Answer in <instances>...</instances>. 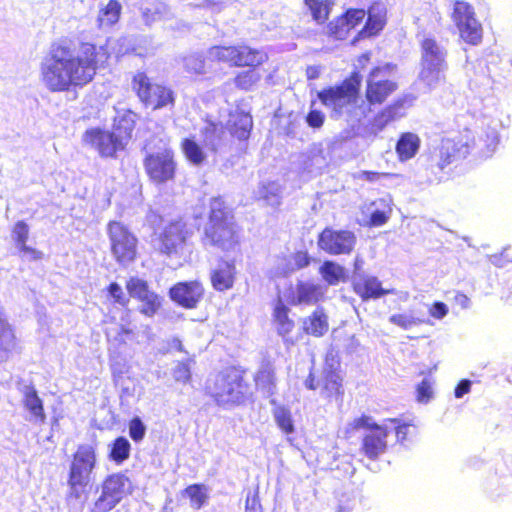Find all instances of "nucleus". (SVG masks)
Wrapping results in <instances>:
<instances>
[{"label":"nucleus","instance_id":"nucleus-24","mask_svg":"<svg viewBox=\"0 0 512 512\" xmlns=\"http://www.w3.org/2000/svg\"><path fill=\"white\" fill-rule=\"evenodd\" d=\"M421 140L419 136L412 132H406L400 135L395 151L400 162H406L414 158L420 149Z\"/></svg>","mask_w":512,"mask_h":512},{"label":"nucleus","instance_id":"nucleus-8","mask_svg":"<svg viewBox=\"0 0 512 512\" xmlns=\"http://www.w3.org/2000/svg\"><path fill=\"white\" fill-rule=\"evenodd\" d=\"M130 493H132V484L128 477L120 473L109 475L101 485V491L94 503L93 511H111Z\"/></svg>","mask_w":512,"mask_h":512},{"label":"nucleus","instance_id":"nucleus-49","mask_svg":"<svg viewBox=\"0 0 512 512\" xmlns=\"http://www.w3.org/2000/svg\"><path fill=\"white\" fill-rule=\"evenodd\" d=\"M108 294L113 301L121 306H126L129 303V298L124 293L122 287L117 283H111L108 287Z\"/></svg>","mask_w":512,"mask_h":512},{"label":"nucleus","instance_id":"nucleus-58","mask_svg":"<svg viewBox=\"0 0 512 512\" xmlns=\"http://www.w3.org/2000/svg\"><path fill=\"white\" fill-rule=\"evenodd\" d=\"M390 176L388 173H378V172H372V171H362L359 173V178L363 180H367L370 182H374L379 180L381 177Z\"/></svg>","mask_w":512,"mask_h":512},{"label":"nucleus","instance_id":"nucleus-51","mask_svg":"<svg viewBox=\"0 0 512 512\" xmlns=\"http://www.w3.org/2000/svg\"><path fill=\"white\" fill-rule=\"evenodd\" d=\"M185 66L188 71L196 74H202L205 72V62L197 56H190L186 58Z\"/></svg>","mask_w":512,"mask_h":512},{"label":"nucleus","instance_id":"nucleus-1","mask_svg":"<svg viewBox=\"0 0 512 512\" xmlns=\"http://www.w3.org/2000/svg\"><path fill=\"white\" fill-rule=\"evenodd\" d=\"M107 58L102 47L90 43L75 52L64 44L53 45L40 67L41 81L51 92H65L91 82L98 64Z\"/></svg>","mask_w":512,"mask_h":512},{"label":"nucleus","instance_id":"nucleus-2","mask_svg":"<svg viewBox=\"0 0 512 512\" xmlns=\"http://www.w3.org/2000/svg\"><path fill=\"white\" fill-rule=\"evenodd\" d=\"M359 79L355 75L341 85L324 89L318 93L320 101L332 110L333 116L346 115L352 119H360L366 115V108L358 107Z\"/></svg>","mask_w":512,"mask_h":512},{"label":"nucleus","instance_id":"nucleus-50","mask_svg":"<svg viewBox=\"0 0 512 512\" xmlns=\"http://www.w3.org/2000/svg\"><path fill=\"white\" fill-rule=\"evenodd\" d=\"M365 15L366 13L363 9H353L347 11L344 16L345 19H347V25L349 26L350 30L356 27L365 18Z\"/></svg>","mask_w":512,"mask_h":512},{"label":"nucleus","instance_id":"nucleus-13","mask_svg":"<svg viewBox=\"0 0 512 512\" xmlns=\"http://www.w3.org/2000/svg\"><path fill=\"white\" fill-rule=\"evenodd\" d=\"M145 169L150 179L158 184L168 182L175 176L176 162L169 148L149 154L145 159Z\"/></svg>","mask_w":512,"mask_h":512},{"label":"nucleus","instance_id":"nucleus-38","mask_svg":"<svg viewBox=\"0 0 512 512\" xmlns=\"http://www.w3.org/2000/svg\"><path fill=\"white\" fill-rule=\"evenodd\" d=\"M304 4L312 19L318 24L326 22L333 7L331 0H304Z\"/></svg>","mask_w":512,"mask_h":512},{"label":"nucleus","instance_id":"nucleus-32","mask_svg":"<svg viewBox=\"0 0 512 512\" xmlns=\"http://www.w3.org/2000/svg\"><path fill=\"white\" fill-rule=\"evenodd\" d=\"M252 124L251 116L241 111L231 113L228 121L231 133L240 140L248 138Z\"/></svg>","mask_w":512,"mask_h":512},{"label":"nucleus","instance_id":"nucleus-10","mask_svg":"<svg viewBox=\"0 0 512 512\" xmlns=\"http://www.w3.org/2000/svg\"><path fill=\"white\" fill-rule=\"evenodd\" d=\"M132 88L140 100L154 110L173 104L172 91L159 84L151 83L144 73L139 72L133 77Z\"/></svg>","mask_w":512,"mask_h":512},{"label":"nucleus","instance_id":"nucleus-5","mask_svg":"<svg viewBox=\"0 0 512 512\" xmlns=\"http://www.w3.org/2000/svg\"><path fill=\"white\" fill-rule=\"evenodd\" d=\"M96 461V450L92 445L85 444L78 447L71 463L68 479L71 493L76 498L80 497L83 489L89 484Z\"/></svg>","mask_w":512,"mask_h":512},{"label":"nucleus","instance_id":"nucleus-25","mask_svg":"<svg viewBox=\"0 0 512 512\" xmlns=\"http://www.w3.org/2000/svg\"><path fill=\"white\" fill-rule=\"evenodd\" d=\"M267 54L246 45L235 46L234 66L256 67L267 60Z\"/></svg>","mask_w":512,"mask_h":512},{"label":"nucleus","instance_id":"nucleus-12","mask_svg":"<svg viewBox=\"0 0 512 512\" xmlns=\"http://www.w3.org/2000/svg\"><path fill=\"white\" fill-rule=\"evenodd\" d=\"M472 139L469 133L454 138H443L431 154V161L444 170L456 157L464 156Z\"/></svg>","mask_w":512,"mask_h":512},{"label":"nucleus","instance_id":"nucleus-62","mask_svg":"<svg viewBox=\"0 0 512 512\" xmlns=\"http://www.w3.org/2000/svg\"><path fill=\"white\" fill-rule=\"evenodd\" d=\"M321 69L319 66H309L306 69V75L308 79H316L319 77Z\"/></svg>","mask_w":512,"mask_h":512},{"label":"nucleus","instance_id":"nucleus-15","mask_svg":"<svg viewBox=\"0 0 512 512\" xmlns=\"http://www.w3.org/2000/svg\"><path fill=\"white\" fill-rule=\"evenodd\" d=\"M356 243L355 235L346 230L336 231L330 228L324 229L318 238V246L323 251L333 254H349Z\"/></svg>","mask_w":512,"mask_h":512},{"label":"nucleus","instance_id":"nucleus-57","mask_svg":"<svg viewBox=\"0 0 512 512\" xmlns=\"http://www.w3.org/2000/svg\"><path fill=\"white\" fill-rule=\"evenodd\" d=\"M429 313L436 319H443L448 313V307L442 302H436L429 309Z\"/></svg>","mask_w":512,"mask_h":512},{"label":"nucleus","instance_id":"nucleus-56","mask_svg":"<svg viewBox=\"0 0 512 512\" xmlns=\"http://www.w3.org/2000/svg\"><path fill=\"white\" fill-rule=\"evenodd\" d=\"M350 426H353L357 431L362 428L371 431L373 429V426H377V424L373 423L371 421V418L367 416H361L350 421Z\"/></svg>","mask_w":512,"mask_h":512},{"label":"nucleus","instance_id":"nucleus-22","mask_svg":"<svg viewBox=\"0 0 512 512\" xmlns=\"http://www.w3.org/2000/svg\"><path fill=\"white\" fill-rule=\"evenodd\" d=\"M339 363L332 356L331 358H326V369H325V382H324V391L327 397H335L340 398L343 394L342 389V378L337 373V368Z\"/></svg>","mask_w":512,"mask_h":512},{"label":"nucleus","instance_id":"nucleus-47","mask_svg":"<svg viewBox=\"0 0 512 512\" xmlns=\"http://www.w3.org/2000/svg\"><path fill=\"white\" fill-rule=\"evenodd\" d=\"M417 401L420 403H428L434 396L433 382L429 379H424L417 386Z\"/></svg>","mask_w":512,"mask_h":512},{"label":"nucleus","instance_id":"nucleus-28","mask_svg":"<svg viewBox=\"0 0 512 512\" xmlns=\"http://www.w3.org/2000/svg\"><path fill=\"white\" fill-rule=\"evenodd\" d=\"M303 330L314 337L323 336L329 328L327 315L320 309L315 310L311 315L302 321Z\"/></svg>","mask_w":512,"mask_h":512},{"label":"nucleus","instance_id":"nucleus-43","mask_svg":"<svg viewBox=\"0 0 512 512\" xmlns=\"http://www.w3.org/2000/svg\"><path fill=\"white\" fill-rule=\"evenodd\" d=\"M390 323L408 330L423 323V320L416 317L412 312L396 313L389 317Z\"/></svg>","mask_w":512,"mask_h":512},{"label":"nucleus","instance_id":"nucleus-60","mask_svg":"<svg viewBox=\"0 0 512 512\" xmlns=\"http://www.w3.org/2000/svg\"><path fill=\"white\" fill-rule=\"evenodd\" d=\"M410 428H411V426L406 425V424L399 425V426L395 427L397 439L399 441H404L406 439L408 433L410 432Z\"/></svg>","mask_w":512,"mask_h":512},{"label":"nucleus","instance_id":"nucleus-27","mask_svg":"<svg viewBox=\"0 0 512 512\" xmlns=\"http://www.w3.org/2000/svg\"><path fill=\"white\" fill-rule=\"evenodd\" d=\"M386 10L384 6L377 4L372 6L368 11V20L364 29L360 32V36H374L378 34L385 26Z\"/></svg>","mask_w":512,"mask_h":512},{"label":"nucleus","instance_id":"nucleus-59","mask_svg":"<svg viewBox=\"0 0 512 512\" xmlns=\"http://www.w3.org/2000/svg\"><path fill=\"white\" fill-rule=\"evenodd\" d=\"M471 381L462 380L455 389V397L462 398L465 394L470 392Z\"/></svg>","mask_w":512,"mask_h":512},{"label":"nucleus","instance_id":"nucleus-19","mask_svg":"<svg viewBox=\"0 0 512 512\" xmlns=\"http://www.w3.org/2000/svg\"><path fill=\"white\" fill-rule=\"evenodd\" d=\"M323 295L324 290L322 286L300 282L287 291L285 299L293 305L313 304L322 299Z\"/></svg>","mask_w":512,"mask_h":512},{"label":"nucleus","instance_id":"nucleus-20","mask_svg":"<svg viewBox=\"0 0 512 512\" xmlns=\"http://www.w3.org/2000/svg\"><path fill=\"white\" fill-rule=\"evenodd\" d=\"M388 426L377 425L364 437L362 449L369 458H376L386 450Z\"/></svg>","mask_w":512,"mask_h":512},{"label":"nucleus","instance_id":"nucleus-44","mask_svg":"<svg viewBox=\"0 0 512 512\" xmlns=\"http://www.w3.org/2000/svg\"><path fill=\"white\" fill-rule=\"evenodd\" d=\"M261 77V74L255 69L247 70L237 75L235 84L241 89L250 90L260 81Z\"/></svg>","mask_w":512,"mask_h":512},{"label":"nucleus","instance_id":"nucleus-7","mask_svg":"<svg viewBox=\"0 0 512 512\" xmlns=\"http://www.w3.org/2000/svg\"><path fill=\"white\" fill-rule=\"evenodd\" d=\"M206 390L219 405L238 403L243 396L240 377L232 370L219 373L209 378L206 383Z\"/></svg>","mask_w":512,"mask_h":512},{"label":"nucleus","instance_id":"nucleus-53","mask_svg":"<svg viewBox=\"0 0 512 512\" xmlns=\"http://www.w3.org/2000/svg\"><path fill=\"white\" fill-rule=\"evenodd\" d=\"M274 373L271 369L265 368L256 376V383L258 386H262L263 388L269 387L273 384Z\"/></svg>","mask_w":512,"mask_h":512},{"label":"nucleus","instance_id":"nucleus-9","mask_svg":"<svg viewBox=\"0 0 512 512\" xmlns=\"http://www.w3.org/2000/svg\"><path fill=\"white\" fill-rule=\"evenodd\" d=\"M396 66L385 64L373 69L367 79L366 98L370 104H381L398 85L395 81Z\"/></svg>","mask_w":512,"mask_h":512},{"label":"nucleus","instance_id":"nucleus-61","mask_svg":"<svg viewBox=\"0 0 512 512\" xmlns=\"http://www.w3.org/2000/svg\"><path fill=\"white\" fill-rule=\"evenodd\" d=\"M390 120H391V112L385 111L375 119V122H376V125H378V123H380L379 127L382 128Z\"/></svg>","mask_w":512,"mask_h":512},{"label":"nucleus","instance_id":"nucleus-52","mask_svg":"<svg viewBox=\"0 0 512 512\" xmlns=\"http://www.w3.org/2000/svg\"><path fill=\"white\" fill-rule=\"evenodd\" d=\"M176 381L187 383L191 378L190 368L185 363H178L173 371Z\"/></svg>","mask_w":512,"mask_h":512},{"label":"nucleus","instance_id":"nucleus-3","mask_svg":"<svg viewBox=\"0 0 512 512\" xmlns=\"http://www.w3.org/2000/svg\"><path fill=\"white\" fill-rule=\"evenodd\" d=\"M446 50L433 38L421 43L419 81L428 88H435L445 81L447 70Z\"/></svg>","mask_w":512,"mask_h":512},{"label":"nucleus","instance_id":"nucleus-14","mask_svg":"<svg viewBox=\"0 0 512 512\" xmlns=\"http://www.w3.org/2000/svg\"><path fill=\"white\" fill-rule=\"evenodd\" d=\"M83 142L96 149L101 156L112 157L117 151L123 150L127 143L116 131L91 128L83 135Z\"/></svg>","mask_w":512,"mask_h":512},{"label":"nucleus","instance_id":"nucleus-17","mask_svg":"<svg viewBox=\"0 0 512 512\" xmlns=\"http://www.w3.org/2000/svg\"><path fill=\"white\" fill-rule=\"evenodd\" d=\"M126 289L132 298L141 302V312L153 316L161 306V298L149 289L147 282L138 277H131L126 282Z\"/></svg>","mask_w":512,"mask_h":512},{"label":"nucleus","instance_id":"nucleus-26","mask_svg":"<svg viewBox=\"0 0 512 512\" xmlns=\"http://www.w3.org/2000/svg\"><path fill=\"white\" fill-rule=\"evenodd\" d=\"M310 258L306 252L300 251L288 257L277 260L275 274L279 276L288 275L296 270L306 267Z\"/></svg>","mask_w":512,"mask_h":512},{"label":"nucleus","instance_id":"nucleus-36","mask_svg":"<svg viewBox=\"0 0 512 512\" xmlns=\"http://www.w3.org/2000/svg\"><path fill=\"white\" fill-rule=\"evenodd\" d=\"M16 346V338L7 321L0 318V362L6 361Z\"/></svg>","mask_w":512,"mask_h":512},{"label":"nucleus","instance_id":"nucleus-31","mask_svg":"<svg viewBox=\"0 0 512 512\" xmlns=\"http://www.w3.org/2000/svg\"><path fill=\"white\" fill-rule=\"evenodd\" d=\"M288 308L279 297L273 308V325L282 337L287 336L294 328V322L288 316Z\"/></svg>","mask_w":512,"mask_h":512},{"label":"nucleus","instance_id":"nucleus-6","mask_svg":"<svg viewBox=\"0 0 512 512\" xmlns=\"http://www.w3.org/2000/svg\"><path fill=\"white\" fill-rule=\"evenodd\" d=\"M111 253L117 263L127 266L137 255V238L122 223L112 221L107 228Z\"/></svg>","mask_w":512,"mask_h":512},{"label":"nucleus","instance_id":"nucleus-45","mask_svg":"<svg viewBox=\"0 0 512 512\" xmlns=\"http://www.w3.org/2000/svg\"><path fill=\"white\" fill-rule=\"evenodd\" d=\"M259 195L268 205L277 207L280 205V187L275 183L263 185L260 188Z\"/></svg>","mask_w":512,"mask_h":512},{"label":"nucleus","instance_id":"nucleus-55","mask_svg":"<svg viewBox=\"0 0 512 512\" xmlns=\"http://www.w3.org/2000/svg\"><path fill=\"white\" fill-rule=\"evenodd\" d=\"M325 116L321 111L311 110L307 115L306 121L309 126L319 128L324 123Z\"/></svg>","mask_w":512,"mask_h":512},{"label":"nucleus","instance_id":"nucleus-21","mask_svg":"<svg viewBox=\"0 0 512 512\" xmlns=\"http://www.w3.org/2000/svg\"><path fill=\"white\" fill-rule=\"evenodd\" d=\"M354 291L363 299L380 298L394 293L393 289L382 288L381 282L374 276H363L354 281Z\"/></svg>","mask_w":512,"mask_h":512},{"label":"nucleus","instance_id":"nucleus-40","mask_svg":"<svg viewBox=\"0 0 512 512\" xmlns=\"http://www.w3.org/2000/svg\"><path fill=\"white\" fill-rule=\"evenodd\" d=\"M235 46H213L207 51L208 61H222L234 66Z\"/></svg>","mask_w":512,"mask_h":512},{"label":"nucleus","instance_id":"nucleus-16","mask_svg":"<svg viewBox=\"0 0 512 512\" xmlns=\"http://www.w3.org/2000/svg\"><path fill=\"white\" fill-rule=\"evenodd\" d=\"M188 230L182 221L167 225L158 239V249L167 255L179 254L183 251L188 238Z\"/></svg>","mask_w":512,"mask_h":512},{"label":"nucleus","instance_id":"nucleus-63","mask_svg":"<svg viewBox=\"0 0 512 512\" xmlns=\"http://www.w3.org/2000/svg\"><path fill=\"white\" fill-rule=\"evenodd\" d=\"M455 300L458 304H460L463 308H468L470 300L464 294H457Z\"/></svg>","mask_w":512,"mask_h":512},{"label":"nucleus","instance_id":"nucleus-48","mask_svg":"<svg viewBox=\"0 0 512 512\" xmlns=\"http://www.w3.org/2000/svg\"><path fill=\"white\" fill-rule=\"evenodd\" d=\"M146 432V427L143 424V422L140 420V418L136 417L132 419L129 423V435L130 437L136 441H141Z\"/></svg>","mask_w":512,"mask_h":512},{"label":"nucleus","instance_id":"nucleus-18","mask_svg":"<svg viewBox=\"0 0 512 512\" xmlns=\"http://www.w3.org/2000/svg\"><path fill=\"white\" fill-rule=\"evenodd\" d=\"M170 297L178 305L192 309L197 306L204 294V288L198 281L180 282L170 289Z\"/></svg>","mask_w":512,"mask_h":512},{"label":"nucleus","instance_id":"nucleus-29","mask_svg":"<svg viewBox=\"0 0 512 512\" xmlns=\"http://www.w3.org/2000/svg\"><path fill=\"white\" fill-rule=\"evenodd\" d=\"M23 405L30 413V421L43 424L46 420L43 404L33 388H26L24 392Z\"/></svg>","mask_w":512,"mask_h":512},{"label":"nucleus","instance_id":"nucleus-23","mask_svg":"<svg viewBox=\"0 0 512 512\" xmlns=\"http://www.w3.org/2000/svg\"><path fill=\"white\" fill-rule=\"evenodd\" d=\"M236 269L233 263L221 262L211 272V283L217 291H225L233 287Z\"/></svg>","mask_w":512,"mask_h":512},{"label":"nucleus","instance_id":"nucleus-39","mask_svg":"<svg viewBox=\"0 0 512 512\" xmlns=\"http://www.w3.org/2000/svg\"><path fill=\"white\" fill-rule=\"evenodd\" d=\"M273 417L278 426V428L285 433L286 435H290L294 433L295 426L292 418V413L289 408L278 405L273 409Z\"/></svg>","mask_w":512,"mask_h":512},{"label":"nucleus","instance_id":"nucleus-37","mask_svg":"<svg viewBox=\"0 0 512 512\" xmlns=\"http://www.w3.org/2000/svg\"><path fill=\"white\" fill-rule=\"evenodd\" d=\"M319 273L329 285H337L347 278L345 268L334 261H325L320 266Z\"/></svg>","mask_w":512,"mask_h":512},{"label":"nucleus","instance_id":"nucleus-30","mask_svg":"<svg viewBox=\"0 0 512 512\" xmlns=\"http://www.w3.org/2000/svg\"><path fill=\"white\" fill-rule=\"evenodd\" d=\"M136 120L137 115L133 111L127 109L118 110L114 119L115 123L113 130L116 131L126 143H128Z\"/></svg>","mask_w":512,"mask_h":512},{"label":"nucleus","instance_id":"nucleus-4","mask_svg":"<svg viewBox=\"0 0 512 512\" xmlns=\"http://www.w3.org/2000/svg\"><path fill=\"white\" fill-rule=\"evenodd\" d=\"M205 235L212 244L223 250L233 249L238 244L232 217L225 211L220 199H214L211 202V214L205 229Z\"/></svg>","mask_w":512,"mask_h":512},{"label":"nucleus","instance_id":"nucleus-34","mask_svg":"<svg viewBox=\"0 0 512 512\" xmlns=\"http://www.w3.org/2000/svg\"><path fill=\"white\" fill-rule=\"evenodd\" d=\"M181 150L188 162L201 166L207 161L205 149L193 138H185L181 143Z\"/></svg>","mask_w":512,"mask_h":512},{"label":"nucleus","instance_id":"nucleus-64","mask_svg":"<svg viewBox=\"0 0 512 512\" xmlns=\"http://www.w3.org/2000/svg\"><path fill=\"white\" fill-rule=\"evenodd\" d=\"M355 431H357L353 426H350V422L343 429V433L345 437H350Z\"/></svg>","mask_w":512,"mask_h":512},{"label":"nucleus","instance_id":"nucleus-46","mask_svg":"<svg viewBox=\"0 0 512 512\" xmlns=\"http://www.w3.org/2000/svg\"><path fill=\"white\" fill-rule=\"evenodd\" d=\"M349 31L350 28L347 25V19H345L344 15L336 18L328 25V33L330 35H333L337 39L345 38L348 35Z\"/></svg>","mask_w":512,"mask_h":512},{"label":"nucleus","instance_id":"nucleus-11","mask_svg":"<svg viewBox=\"0 0 512 512\" xmlns=\"http://www.w3.org/2000/svg\"><path fill=\"white\" fill-rule=\"evenodd\" d=\"M452 19L455 22L461 38L470 44L476 45L482 38V28L475 18L473 8L464 1L454 4Z\"/></svg>","mask_w":512,"mask_h":512},{"label":"nucleus","instance_id":"nucleus-35","mask_svg":"<svg viewBox=\"0 0 512 512\" xmlns=\"http://www.w3.org/2000/svg\"><path fill=\"white\" fill-rule=\"evenodd\" d=\"M29 235V227L23 221H18L12 231V237L15 240L17 247L19 250L24 253L30 255L33 259L42 258V253L38 250H35L26 245V241Z\"/></svg>","mask_w":512,"mask_h":512},{"label":"nucleus","instance_id":"nucleus-41","mask_svg":"<svg viewBox=\"0 0 512 512\" xmlns=\"http://www.w3.org/2000/svg\"><path fill=\"white\" fill-rule=\"evenodd\" d=\"M130 450V442L124 437H118L111 445L109 457L120 464L129 458Z\"/></svg>","mask_w":512,"mask_h":512},{"label":"nucleus","instance_id":"nucleus-54","mask_svg":"<svg viewBox=\"0 0 512 512\" xmlns=\"http://www.w3.org/2000/svg\"><path fill=\"white\" fill-rule=\"evenodd\" d=\"M391 214V208L388 207L387 211L384 210H375L371 214V224L374 226H381L385 224Z\"/></svg>","mask_w":512,"mask_h":512},{"label":"nucleus","instance_id":"nucleus-33","mask_svg":"<svg viewBox=\"0 0 512 512\" xmlns=\"http://www.w3.org/2000/svg\"><path fill=\"white\" fill-rule=\"evenodd\" d=\"M122 6L117 0H109L99 8L97 22L100 28H109L119 21Z\"/></svg>","mask_w":512,"mask_h":512},{"label":"nucleus","instance_id":"nucleus-42","mask_svg":"<svg viewBox=\"0 0 512 512\" xmlns=\"http://www.w3.org/2000/svg\"><path fill=\"white\" fill-rule=\"evenodd\" d=\"M185 495L194 509H200L208 499V490L203 485L194 484L185 489Z\"/></svg>","mask_w":512,"mask_h":512}]
</instances>
